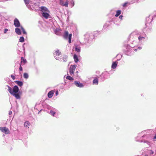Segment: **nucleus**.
I'll list each match as a JSON object with an SVG mask.
<instances>
[{
  "instance_id": "9d476101",
  "label": "nucleus",
  "mask_w": 156,
  "mask_h": 156,
  "mask_svg": "<svg viewBox=\"0 0 156 156\" xmlns=\"http://www.w3.org/2000/svg\"><path fill=\"white\" fill-rule=\"evenodd\" d=\"M19 90V89L18 87L17 86H15L13 88V94L17 93Z\"/></svg>"
},
{
  "instance_id": "f257e3e1",
  "label": "nucleus",
  "mask_w": 156,
  "mask_h": 156,
  "mask_svg": "<svg viewBox=\"0 0 156 156\" xmlns=\"http://www.w3.org/2000/svg\"><path fill=\"white\" fill-rule=\"evenodd\" d=\"M72 34H69V32L68 31H66L63 35V37L65 39H67L68 38L69 39V43H70L71 42V39Z\"/></svg>"
},
{
  "instance_id": "dca6fc26",
  "label": "nucleus",
  "mask_w": 156,
  "mask_h": 156,
  "mask_svg": "<svg viewBox=\"0 0 156 156\" xmlns=\"http://www.w3.org/2000/svg\"><path fill=\"white\" fill-rule=\"evenodd\" d=\"M30 125V122L29 121L25 122L24 124V126L25 127L29 128V126Z\"/></svg>"
},
{
  "instance_id": "c03bdc74",
  "label": "nucleus",
  "mask_w": 156,
  "mask_h": 156,
  "mask_svg": "<svg viewBox=\"0 0 156 156\" xmlns=\"http://www.w3.org/2000/svg\"><path fill=\"white\" fill-rule=\"evenodd\" d=\"M135 50V51H137V49H135V50Z\"/></svg>"
},
{
  "instance_id": "72a5a7b5",
  "label": "nucleus",
  "mask_w": 156,
  "mask_h": 156,
  "mask_svg": "<svg viewBox=\"0 0 156 156\" xmlns=\"http://www.w3.org/2000/svg\"><path fill=\"white\" fill-rule=\"evenodd\" d=\"M128 4V2H126L124 3L122 5L123 7H125L127 6V4Z\"/></svg>"
},
{
  "instance_id": "a211bd4d",
  "label": "nucleus",
  "mask_w": 156,
  "mask_h": 156,
  "mask_svg": "<svg viewBox=\"0 0 156 156\" xmlns=\"http://www.w3.org/2000/svg\"><path fill=\"white\" fill-rule=\"evenodd\" d=\"M16 33L18 35H20L21 34V32L20 30L18 28H16L15 29Z\"/></svg>"
},
{
  "instance_id": "1a4fd4ad",
  "label": "nucleus",
  "mask_w": 156,
  "mask_h": 156,
  "mask_svg": "<svg viewBox=\"0 0 156 156\" xmlns=\"http://www.w3.org/2000/svg\"><path fill=\"white\" fill-rule=\"evenodd\" d=\"M41 10L42 11V12H50L49 11L48 9L46 7L42 6L40 7Z\"/></svg>"
},
{
  "instance_id": "a878e982",
  "label": "nucleus",
  "mask_w": 156,
  "mask_h": 156,
  "mask_svg": "<svg viewBox=\"0 0 156 156\" xmlns=\"http://www.w3.org/2000/svg\"><path fill=\"white\" fill-rule=\"evenodd\" d=\"M29 76L27 73H24L23 74V77L25 79H27L28 78Z\"/></svg>"
},
{
  "instance_id": "f3484780",
  "label": "nucleus",
  "mask_w": 156,
  "mask_h": 156,
  "mask_svg": "<svg viewBox=\"0 0 156 156\" xmlns=\"http://www.w3.org/2000/svg\"><path fill=\"white\" fill-rule=\"evenodd\" d=\"M15 82L19 86L21 87L23 85V83L22 82L16 80L15 81Z\"/></svg>"
},
{
  "instance_id": "412c9836",
  "label": "nucleus",
  "mask_w": 156,
  "mask_h": 156,
  "mask_svg": "<svg viewBox=\"0 0 156 156\" xmlns=\"http://www.w3.org/2000/svg\"><path fill=\"white\" fill-rule=\"evenodd\" d=\"M117 66V64L116 62H114L112 63V68L113 69L116 68Z\"/></svg>"
},
{
  "instance_id": "a19ab883",
  "label": "nucleus",
  "mask_w": 156,
  "mask_h": 156,
  "mask_svg": "<svg viewBox=\"0 0 156 156\" xmlns=\"http://www.w3.org/2000/svg\"><path fill=\"white\" fill-rule=\"evenodd\" d=\"M144 132H144V131H142V132H141L140 133L141 135H142L144 133Z\"/></svg>"
},
{
  "instance_id": "aec40b11",
  "label": "nucleus",
  "mask_w": 156,
  "mask_h": 156,
  "mask_svg": "<svg viewBox=\"0 0 156 156\" xmlns=\"http://www.w3.org/2000/svg\"><path fill=\"white\" fill-rule=\"evenodd\" d=\"M7 87L8 88V91L12 95L13 94V89L12 90V88L8 85H7Z\"/></svg>"
},
{
  "instance_id": "4be33fe9",
  "label": "nucleus",
  "mask_w": 156,
  "mask_h": 156,
  "mask_svg": "<svg viewBox=\"0 0 156 156\" xmlns=\"http://www.w3.org/2000/svg\"><path fill=\"white\" fill-rule=\"evenodd\" d=\"M55 56H59L61 55V53L59 50H56L55 51Z\"/></svg>"
},
{
  "instance_id": "5701e85b",
  "label": "nucleus",
  "mask_w": 156,
  "mask_h": 156,
  "mask_svg": "<svg viewBox=\"0 0 156 156\" xmlns=\"http://www.w3.org/2000/svg\"><path fill=\"white\" fill-rule=\"evenodd\" d=\"M121 11L120 10H117L116 11V14L115 15V16L116 17H118L121 14Z\"/></svg>"
},
{
  "instance_id": "e433bc0d",
  "label": "nucleus",
  "mask_w": 156,
  "mask_h": 156,
  "mask_svg": "<svg viewBox=\"0 0 156 156\" xmlns=\"http://www.w3.org/2000/svg\"><path fill=\"white\" fill-rule=\"evenodd\" d=\"M8 31V29H7L5 28L4 30V33H6Z\"/></svg>"
},
{
  "instance_id": "6e6552de",
  "label": "nucleus",
  "mask_w": 156,
  "mask_h": 156,
  "mask_svg": "<svg viewBox=\"0 0 156 156\" xmlns=\"http://www.w3.org/2000/svg\"><path fill=\"white\" fill-rule=\"evenodd\" d=\"M21 94V93L19 92V93H13L12 95L15 96L16 99H19L20 98V95Z\"/></svg>"
},
{
  "instance_id": "7c9ffc66",
  "label": "nucleus",
  "mask_w": 156,
  "mask_h": 156,
  "mask_svg": "<svg viewBox=\"0 0 156 156\" xmlns=\"http://www.w3.org/2000/svg\"><path fill=\"white\" fill-rule=\"evenodd\" d=\"M70 5H71V6L72 7H73L74 6V3L73 1H71L70 2Z\"/></svg>"
},
{
  "instance_id": "ddd939ff",
  "label": "nucleus",
  "mask_w": 156,
  "mask_h": 156,
  "mask_svg": "<svg viewBox=\"0 0 156 156\" xmlns=\"http://www.w3.org/2000/svg\"><path fill=\"white\" fill-rule=\"evenodd\" d=\"M54 93V90H51L50 91L48 94V97L49 98H51L53 96V94Z\"/></svg>"
},
{
  "instance_id": "c9c22d12",
  "label": "nucleus",
  "mask_w": 156,
  "mask_h": 156,
  "mask_svg": "<svg viewBox=\"0 0 156 156\" xmlns=\"http://www.w3.org/2000/svg\"><path fill=\"white\" fill-rule=\"evenodd\" d=\"M11 78L12 79L14 80L15 79V77L13 75H11Z\"/></svg>"
},
{
  "instance_id": "2f4dec72",
  "label": "nucleus",
  "mask_w": 156,
  "mask_h": 156,
  "mask_svg": "<svg viewBox=\"0 0 156 156\" xmlns=\"http://www.w3.org/2000/svg\"><path fill=\"white\" fill-rule=\"evenodd\" d=\"M24 2L26 4H28L29 3V0H24Z\"/></svg>"
},
{
  "instance_id": "ea45409f",
  "label": "nucleus",
  "mask_w": 156,
  "mask_h": 156,
  "mask_svg": "<svg viewBox=\"0 0 156 156\" xmlns=\"http://www.w3.org/2000/svg\"><path fill=\"white\" fill-rule=\"evenodd\" d=\"M58 94V91H57L56 92V95L57 96Z\"/></svg>"
},
{
  "instance_id": "393cba45",
  "label": "nucleus",
  "mask_w": 156,
  "mask_h": 156,
  "mask_svg": "<svg viewBox=\"0 0 156 156\" xmlns=\"http://www.w3.org/2000/svg\"><path fill=\"white\" fill-rule=\"evenodd\" d=\"M24 38L23 37H20V39H19V42H23L24 41Z\"/></svg>"
},
{
  "instance_id": "f704fd0d",
  "label": "nucleus",
  "mask_w": 156,
  "mask_h": 156,
  "mask_svg": "<svg viewBox=\"0 0 156 156\" xmlns=\"http://www.w3.org/2000/svg\"><path fill=\"white\" fill-rule=\"evenodd\" d=\"M22 65H21V64H20V66L19 68V70L20 71H22L23 70V68L21 66Z\"/></svg>"
},
{
  "instance_id": "f03ea898",
  "label": "nucleus",
  "mask_w": 156,
  "mask_h": 156,
  "mask_svg": "<svg viewBox=\"0 0 156 156\" xmlns=\"http://www.w3.org/2000/svg\"><path fill=\"white\" fill-rule=\"evenodd\" d=\"M145 136L144 135L142 136L141 137H140V139H139V136H137L136 138V140L137 141L140 142H144V143H145L147 144L148 145H149L150 144V142L147 141V140H144L143 141L142 140H140V139H142L143 137H144Z\"/></svg>"
},
{
  "instance_id": "37998d69",
  "label": "nucleus",
  "mask_w": 156,
  "mask_h": 156,
  "mask_svg": "<svg viewBox=\"0 0 156 156\" xmlns=\"http://www.w3.org/2000/svg\"><path fill=\"white\" fill-rule=\"evenodd\" d=\"M141 48H142V47H139L138 48V49H141Z\"/></svg>"
},
{
  "instance_id": "c756f323",
  "label": "nucleus",
  "mask_w": 156,
  "mask_h": 156,
  "mask_svg": "<svg viewBox=\"0 0 156 156\" xmlns=\"http://www.w3.org/2000/svg\"><path fill=\"white\" fill-rule=\"evenodd\" d=\"M21 28L22 30V31H23V34H26V32L25 30V29H24V28L22 27H21Z\"/></svg>"
},
{
  "instance_id": "c85d7f7f",
  "label": "nucleus",
  "mask_w": 156,
  "mask_h": 156,
  "mask_svg": "<svg viewBox=\"0 0 156 156\" xmlns=\"http://www.w3.org/2000/svg\"><path fill=\"white\" fill-rule=\"evenodd\" d=\"M75 51L77 52H80V48H78L76 46H75Z\"/></svg>"
},
{
  "instance_id": "423d86ee",
  "label": "nucleus",
  "mask_w": 156,
  "mask_h": 156,
  "mask_svg": "<svg viewBox=\"0 0 156 156\" xmlns=\"http://www.w3.org/2000/svg\"><path fill=\"white\" fill-rule=\"evenodd\" d=\"M14 25L16 27H18L20 26V23L16 18L15 19L14 21Z\"/></svg>"
},
{
  "instance_id": "4c0bfd02",
  "label": "nucleus",
  "mask_w": 156,
  "mask_h": 156,
  "mask_svg": "<svg viewBox=\"0 0 156 156\" xmlns=\"http://www.w3.org/2000/svg\"><path fill=\"white\" fill-rule=\"evenodd\" d=\"M12 114V111L10 110L9 113V115H10Z\"/></svg>"
},
{
  "instance_id": "7ed1b4c3",
  "label": "nucleus",
  "mask_w": 156,
  "mask_h": 156,
  "mask_svg": "<svg viewBox=\"0 0 156 156\" xmlns=\"http://www.w3.org/2000/svg\"><path fill=\"white\" fill-rule=\"evenodd\" d=\"M0 130L2 133L6 134H9L10 131L8 128L5 127H1L0 128Z\"/></svg>"
},
{
  "instance_id": "79ce46f5",
  "label": "nucleus",
  "mask_w": 156,
  "mask_h": 156,
  "mask_svg": "<svg viewBox=\"0 0 156 156\" xmlns=\"http://www.w3.org/2000/svg\"><path fill=\"white\" fill-rule=\"evenodd\" d=\"M153 138L154 139H156V134H155V135L154 136Z\"/></svg>"
},
{
  "instance_id": "bb28decb",
  "label": "nucleus",
  "mask_w": 156,
  "mask_h": 156,
  "mask_svg": "<svg viewBox=\"0 0 156 156\" xmlns=\"http://www.w3.org/2000/svg\"><path fill=\"white\" fill-rule=\"evenodd\" d=\"M56 113V112L52 110H51L50 112V114L54 116L55 114Z\"/></svg>"
},
{
  "instance_id": "58836bf2",
  "label": "nucleus",
  "mask_w": 156,
  "mask_h": 156,
  "mask_svg": "<svg viewBox=\"0 0 156 156\" xmlns=\"http://www.w3.org/2000/svg\"><path fill=\"white\" fill-rule=\"evenodd\" d=\"M122 17H123V16H122V15H120L119 16V18L121 19H122Z\"/></svg>"
},
{
  "instance_id": "b1692460",
  "label": "nucleus",
  "mask_w": 156,
  "mask_h": 156,
  "mask_svg": "<svg viewBox=\"0 0 156 156\" xmlns=\"http://www.w3.org/2000/svg\"><path fill=\"white\" fill-rule=\"evenodd\" d=\"M66 78L68 80H74V79L71 76H68L66 77Z\"/></svg>"
},
{
  "instance_id": "473e14b6",
  "label": "nucleus",
  "mask_w": 156,
  "mask_h": 156,
  "mask_svg": "<svg viewBox=\"0 0 156 156\" xmlns=\"http://www.w3.org/2000/svg\"><path fill=\"white\" fill-rule=\"evenodd\" d=\"M145 37H141L140 36L138 37V39L139 41H141L143 40V39H144Z\"/></svg>"
},
{
  "instance_id": "9b49d317",
  "label": "nucleus",
  "mask_w": 156,
  "mask_h": 156,
  "mask_svg": "<svg viewBox=\"0 0 156 156\" xmlns=\"http://www.w3.org/2000/svg\"><path fill=\"white\" fill-rule=\"evenodd\" d=\"M34 108V111L36 113H37L38 114H39L42 111H44L42 109H40V108Z\"/></svg>"
},
{
  "instance_id": "cd10ccee",
  "label": "nucleus",
  "mask_w": 156,
  "mask_h": 156,
  "mask_svg": "<svg viewBox=\"0 0 156 156\" xmlns=\"http://www.w3.org/2000/svg\"><path fill=\"white\" fill-rule=\"evenodd\" d=\"M63 60L64 62H66L67 60V55H64L63 57Z\"/></svg>"
},
{
  "instance_id": "2eb2a0df",
  "label": "nucleus",
  "mask_w": 156,
  "mask_h": 156,
  "mask_svg": "<svg viewBox=\"0 0 156 156\" xmlns=\"http://www.w3.org/2000/svg\"><path fill=\"white\" fill-rule=\"evenodd\" d=\"M21 60L20 62L21 65H23L27 62L26 60L24 59L23 57H21Z\"/></svg>"
},
{
  "instance_id": "0eeeda50",
  "label": "nucleus",
  "mask_w": 156,
  "mask_h": 156,
  "mask_svg": "<svg viewBox=\"0 0 156 156\" xmlns=\"http://www.w3.org/2000/svg\"><path fill=\"white\" fill-rule=\"evenodd\" d=\"M74 83L75 85L77 87H83V85L82 83H80L77 81H75Z\"/></svg>"
},
{
  "instance_id": "4468645a",
  "label": "nucleus",
  "mask_w": 156,
  "mask_h": 156,
  "mask_svg": "<svg viewBox=\"0 0 156 156\" xmlns=\"http://www.w3.org/2000/svg\"><path fill=\"white\" fill-rule=\"evenodd\" d=\"M42 16L44 17L45 19H48L50 16V15L47 12H43L42 13Z\"/></svg>"
},
{
  "instance_id": "6ab92c4d",
  "label": "nucleus",
  "mask_w": 156,
  "mask_h": 156,
  "mask_svg": "<svg viewBox=\"0 0 156 156\" xmlns=\"http://www.w3.org/2000/svg\"><path fill=\"white\" fill-rule=\"evenodd\" d=\"M73 58L74 59V61L76 63H77L78 62L79 59L77 56L75 54L74 55Z\"/></svg>"
},
{
  "instance_id": "20e7f679",
  "label": "nucleus",
  "mask_w": 156,
  "mask_h": 156,
  "mask_svg": "<svg viewBox=\"0 0 156 156\" xmlns=\"http://www.w3.org/2000/svg\"><path fill=\"white\" fill-rule=\"evenodd\" d=\"M76 67V65H71L70 67L69 71L70 74L72 76L73 75L74 72L75 71Z\"/></svg>"
},
{
  "instance_id": "39448f33",
  "label": "nucleus",
  "mask_w": 156,
  "mask_h": 156,
  "mask_svg": "<svg viewBox=\"0 0 156 156\" xmlns=\"http://www.w3.org/2000/svg\"><path fill=\"white\" fill-rule=\"evenodd\" d=\"M59 4L62 6H64L65 7H68L69 4V1L66 0L64 2V0H59Z\"/></svg>"
},
{
  "instance_id": "f8f14e48",
  "label": "nucleus",
  "mask_w": 156,
  "mask_h": 156,
  "mask_svg": "<svg viewBox=\"0 0 156 156\" xmlns=\"http://www.w3.org/2000/svg\"><path fill=\"white\" fill-rule=\"evenodd\" d=\"M98 79L97 77H95L93 81V85H98Z\"/></svg>"
}]
</instances>
